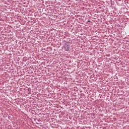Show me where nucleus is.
I'll list each match as a JSON object with an SVG mask.
<instances>
[{
    "mask_svg": "<svg viewBox=\"0 0 129 129\" xmlns=\"http://www.w3.org/2000/svg\"><path fill=\"white\" fill-rule=\"evenodd\" d=\"M64 50L65 51H68L69 50V46L67 44H65L64 45Z\"/></svg>",
    "mask_w": 129,
    "mask_h": 129,
    "instance_id": "nucleus-1",
    "label": "nucleus"
},
{
    "mask_svg": "<svg viewBox=\"0 0 129 129\" xmlns=\"http://www.w3.org/2000/svg\"><path fill=\"white\" fill-rule=\"evenodd\" d=\"M88 22H89V23H90V20H89Z\"/></svg>",
    "mask_w": 129,
    "mask_h": 129,
    "instance_id": "nucleus-2",
    "label": "nucleus"
}]
</instances>
